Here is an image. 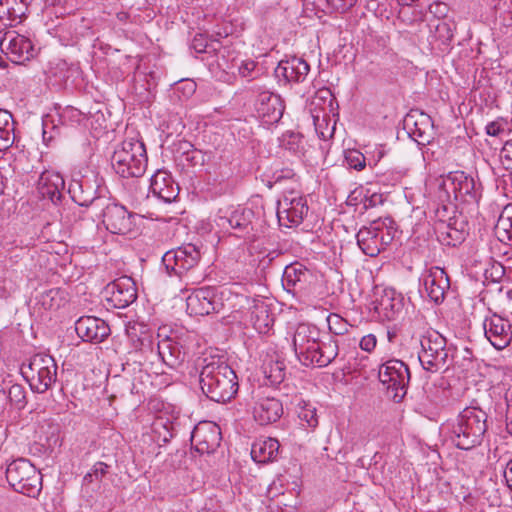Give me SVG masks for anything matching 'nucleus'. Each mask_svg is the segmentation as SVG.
<instances>
[{"mask_svg": "<svg viewBox=\"0 0 512 512\" xmlns=\"http://www.w3.org/2000/svg\"><path fill=\"white\" fill-rule=\"evenodd\" d=\"M198 365L200 388L207 398L217 403L234 398L239 389L238 378L223 356L206 355Z\"/></svg>", "mask_w": 512, "mask_h": 512, "instance_id": "obj_1", "label": "nucleus"}, {"mask_svg": "<svg viewBox=\"0 0 512 512\" xmlns=\"http://www.w3.org/2000/svg\"><path fill=\"white\" fill-rule=\"evenodd\" d=\"M487 414L477 407H466L451 424L450 439L462 450H470L481 444L487 430Z\"/></svg>", "mask_w": 512, "mask_h": 512, "instance_id": "obj_2", "label": "nucleus"}, {"mask_svg": "<svg viewBox=\"0 0 512 512\" xmlns=\"http://www.w3.org/2000/svg\"><path fill=\"white\" fill-rule=\"evenodd\" d=\"M421 350L418 354L422 368L431 373L445 371L453 361V348L446 338L436 330H427L419 339Z\"/></svg>", "mask_w": 512, "mask_h": 512, "instance_id": "obj_3", "label": "nucleus"}, {"mask_svg": "<svg viewBox=\"0 0 512 512\" xmlns=\"http://www.w3.org/2000/svg\"><path fill=\"white\" fill-rule=\"evenodd\" d=\"M112 167L124 178L141 177L147 169V152L144 143L135 138L125 139L114 151Z\"/></svg>", "mask_w": 512, "mask_h": 512, "instance_id": "obj_4", "label": "nucleus"}, {"mask_svg": "<svg viewBox=\"0 0 512 512\" xmlns=\"http://www.w3.org/2000/svg\"><path fill=\"white\" fill-rule=\"evenodd\" d=\"M58 366L55 359L45 353L31 356L20 367L23 378L35 393L43 394L57 381Z\"/></svg>", "mask_w": 512, "mask_h": 512, "instance_id": "obj_5", "label": "nucleus"}, {"mask_svg": "<svg viewBox=\"0 0 512 512\" xmlns=\"http://www.w3.org/2000/svg\"><path fill=\"white\" fill-rule=\"evenodd\" d=\"M6 479L14 491L36 498L42 490V475L25 458L13 460L6 468Z\"/></svg>", "mask_w": 512, "mask_h": 512, "instance_id": "obj_6", "label": "nucleus"}, {"mask_svg": "<svg viewBox=\"0 0 512 512\" xmlns=\"http://www.w3.org/2000/svg\"><path fill=\"white\" fill-rule=\"evenodd\" d=\"M439 190L444 195H439L442 202L450 201L449 190H452L455 200L464 203H477L481 198V183L463 171L450 172L439 182Z\"/></svg>", "mask_w": 512, "mask_h": 512, "instance_id": "obj_7", "label": "nucleus"}, {"mask_svg": "<svg viewBox=\"0 0 512 512\" xmlns=\"http://www.w3.org/2000/svg\"><path fill=\"white\" fill-rule=\"evenodd\" d=\"M378 378L385 387L388 398L395 403L404 399L410 381V371L403 361L390 359L381 364L378 370Z\"/></svg>", "mask_w": 512, "mask_h": 512, "instance_id": "obj_8", "label": "nucleus"}, {"mask_svg": "<svg viewBox=\"0 0 512 512\" xmlns=\"http://www.w3.org/2000/svg\"><path fill=\"white\" fill-rule=\"evenodd\" d=\"M200 259V248L195 244L188 243L167 251L162 256V264L169 275L185 277L190 280V272L198 266Z\"/></svg>", "mask_w": 512, "mask_h": 512, "instance_id": "obj_9", "label": "nucleus"}, {"mask_svg": "<svg viewBox=\"0 0 512 512\" xmlns=\"http://www.w3.org/2000/svg\"><path fill=\"white\" fill-rule=\"evenodd\" d=\"M319 330L312 325L299 324L293 336V346L298 359L306 366L320 367L322 340Z\"/></svg>", "mask_w": 512, "mask_h": 512, "instance_id": "obj_10", "label": "nucleus"}, {"mask_svg": "<svg viewBox=\"0 0 512 512\" xmlns=\"http://www.w3.org/2000/svg\"><path fill=\"white\" fill-rule=\"evenodd\" d=\"M386 221L392 223L389 218L378 219L358 231L357 244L365 255L375 257L392 242L394 236Z\"/></svg>", "mask_w": 512, "mask_h": 512, "instance_id": "obj_11", "label": "nucleus"}, {"mask_svg": "<svg viewBox=\"0 0 512 512\" xmlns=\"http://www.w3.org/2000/svg\"><path fill=\"white\" fill-rule=\"evenodd\" d=\"M308 213L305 197L295 191L284 193L277 202V218L280 225L285 227L298 226Z\"/></svg>", "mask_w": 512, "mask_h": 512, "instance_id": "obj_12", "label": "nucleus"}, {"mask_svg": "<svg viewBox=\"0 0 512 512\" xmlns=\"http://www.w3.org/2000/svg\"><path fill=\"white\" fill-rule=\"evenodd\" d=\"M100 209L102 210V223L110 233L126 235L132 231L134 215L123 205L110 202L107 199V202H104Z\"/></svg>", "mask_w": 512, "mask_h": 512, "instance_id": "obj_13", "label": "nucleus"}, {"mask_svg": "<svg viewBox=\"0 0 512 512\" xmlns=\"http://www.w3.org/2000/svg\"><path fill=\"white\" fill-rule=\"evenodd\" d=\"M223 306L222 298L214 287L198 288L186 299V309L190 315L205 316L219 313Z\"/></svg>", "mask_w": 512, "mask_h": 512, "instance_id": "obj_14", "label": "nucleus"}, {"mask_svg": "<svg viewBox=\"0 0 512 512\" xmlns=\"http://www.w3.org/2000/svg\"><path fill=\"white\" fill-rule=\"evenodd\" d=\"M486 339L497 350H503L512 342V324L509 319L491 313L483 321Z\"/></svg>", "mask_w": 512, "mask_h": 512, "instance_id": "obj_15", "label": "nucleus"}, {"mask_svg": "<svg viewBox=\"0 0 512 512\" xmlns=\"http://www.w3.org/2000/svg\"><path fill=\"white\" fill-rule=\"evenodd\" d=\"M0 46L8 59L14 63H24L35 55L32 41L15 31L6 32L0 41Z\"/></svg>", "mask_w": 512, "mask_h": 512, "instance_id": "obj_16", "label": "nucleus"}, {"mask_svg": "<svg viewBox=\"0 0 512 512\" xmlns=\"http://www.w3.org/2000/svg\"><path fill=\"white\" fill-rule=\"evenodd\" d=\"M222 434L220 427L211 421L199 422L191 433V443L201 454H212L220 446Z\"/></svg>", "mask_w": 512, "mask_h": 512, "instance_id": "obj_17", "label": "nucleus"}, {"mask_svg": "<svg viewBox=\"0 0 512 512\" xmlns=\"http://www.w3.org/2000/svg\"><path fill=\"white\" fill-rule=\"evenodd\" d=\"M107 302L111 307L123 309L137 299V289L132 278L124 276L106 286Z\"/></svg>", "mask_w": 512, "mask_h": 512, "instance_id": "obj_18", "label": "nucleus"}, {"mask_svg": "<svg viewBox=\"0 0 512 512\" xmlns=\"http://www.w3.org/2000/svg\"><path fill=\"white\" fill-rule=\"evenodd\" d=\"M422 280L430 300L436 304L442 303L450 288L449 277L444 269L438 266L430 267L423 274Z\"/></svg>", "mask_w": 512, "mask_h": 512, "instance_id": "obj_19", "label": "nucleus"}, {"mask_svg": "<svg viewBox=\"0 0 512 512\" xmlns=\"http://www.w3.org/2000/svg\"><path fill=\"white\" fill-rule=\"evenodd\" d=\"M255 108L264 124L273 125L282 118L285 106L279 95L263 91L257 97Z\"/></svg>", "mask_w": 512, "mask_h": 512, "instance_id": "obj_20", "label": "nucleus"}, {"mask_svg": "<svg viewBox=\"0 0 512 512\" xmlns=\"http://www.w3.org/2000/svg\"><path fill=\"white\" fill-rule=\"evenodd\" d=\"M77 335L86 342L101 343L111 333L109 325L98 317L83 316L75 323Z\"/></svg>", "mask_w": 512, "mask_h": 512, "instance_id": "obj_21", "label": "nucleus"}, {"mask_svg": "<svg viewBox=\"0 0 512 512\" xmlns=\"http://www.w3.org/2000/svg\"><path fill=\"white\" fill-rule=\"evenodd\" d=\"M283 415L282 402L269 395L257 394L253 406V417L260 425H268L277 422Z\"/></svg>", "mask_w": 512, "mask_h": 512, "instance_id": "obj_22", "label": "nucleus"}, {"mask_svg": "<svg viewBox=\"0 0 512 512\" xmlns=\"http://www.w3.org/2000/svg\"><path fill=\"white\" fill-rule=\"evenodd\" d=\"M312 277L309 269L299 262H294L285 267L282 285L287 292L296 294L307 289Z\"/></svg>", "mask_w": 512, "mask_h": 512, "instance_id": "obj_23", "label": "nucleus"}, {"mask_svg": "<svg viewBox=\"0 0 512 512\" xmlns=\"http://www.w3.org/2000/svg\"><path fill=\"white\" fill-rule=\"evenodd\" d=\"M404 127L418 145L425 146L433 139V122L425 113H420L418 116L408 114L404 120Z\"/></svg>", "mask_w": 512, "mask_h": 512, "instance_id": "obj_24", "label": "nucleus"}, {"mask_svg": "<svg viewBox=\"0 0 512 512\" xmlns=\"http://www.w3.org/2000/svg\"><path fill=\"white\" fill-rule=\"evenodd\" d=\"M253 218L254 212L251 209L238 207L228 215L218 216L216 223L222 228H227L229 226L236 231V236L242 237L253 230Z\"/></svg>", "mask_w": 512, "mask_h": 512, "instance_id": "obj_25", "label": "nucleus"}, {"mask_svg": "<svg viewBox=\"0 0 512 512\" xmlns=\"http://www.w3.org/2000/svg\"><path fill=\"white\" fill-rule=\"evenodd\" d=\"M435 232L441 244L456 247L466 239L467 222L463 219L450 218L448 223L436 224Z\"/></svg>", "mask_w": 512, "mask_h": 512, "instance_id": "obj_26", "label": "nucleus"}, {"mask_svg": "<svg viewBox=\"0 0 512 512\" xmlns=\"http://www.w3.org/2000/svg\"><path fill=\"white\" fill-rule=\"evenodd\" d=\"M150 190L158 199L171 203L179 194V186L172 175L165 170H158L150 180Z\"/></svg>", "mask_w": 512, "mask_h": 512, "instance_id": "obj_27", "label": "nucleus"}, {"mask_svg": "<svg viewBox=\"0 0 512 512\" xmlns=\"http://www.w3.org/2000/svg\"><path fill=\"white\" fill-rule=\"evenodd\" d=\"M64 188L65 181L60 173L49 170L41 173L38 180V190L43 198L58 204L61 202Z\"/></svg>", "mask_w": 512, "mask_h": 512, "instance_id": "obj_28", "label": "nucleus"}, {"mask_svg": "<svg viewBox=\"0 0 512 512\" xmlns=\"http://www.w3.org/2000/svg\"><path fill=\"white\" fill-rule=\"evenodd\" d=\"M310 71L309 64L302 58L293 56L281 60L275 69L277 77H283L287 82H303Z\"/></svg>", "mask_w": 512, "mask_h": 512, "instance_id": "obj_29", "label": "nucleus"}, {"mask_svg": "<svg viewBox=\"0 0 512 512\" xmlns=\"http://www.w3.org/2000/svg\"><path fill=\"white\" fill-rule=\"evenodd\" d=\"M157 352L163 363L172 369L179 368L184 363L187 355L184 347L171 338L158 341Z\"/></svg>", "mask_w": 512, "mask_h": 512, "instance_id": "obj_30", "label": "nucleus"}, {"mask_svg": "<svg viewBox=\"0 0 512 512\" xmlns=\"http://www.w3.org/2000/svg\"><path fill=\"white\" fill-rule=\"evenodd\" d=\"M280 443L275 438L256 440L251 447L252 459L260 464H267L277 461Z\"/></svg>", "mask_w": 512, "mask_h": 512, "instance_id": "obj_31", "label": "nucleus"}, {"mask_svg": "<svg viewBox=\"0 0 512 512\" xmlns=\"http://www.w3.org/2000/svg\"><path fill=\"white\" fill-rule=\"evenodd\" d=\"M72 200L80 206L93 207L95 209L101 208L104 202H107V198L95 196V192L91 189L85 190L84 183L81 181H72L68 189Z\"/></svg>", "mask_w": 512, "mask_h": 512, "instance_id": "obj_32", "label": "nucleus"}, {"mask_svg": "<svg viewBox=\"0 0 512 512\" xmlns=\"http://www.w3.org/2000/svg\"><path fill=\"white\" fill-rule=\"evenodd\" d=\"M249 320L255 330L260 334H266L273 326L274 318L268 305L263 301H254L249 311Z\"/></svg>", "mask_w": 512, "mask_h": 512, "instance_id": "obj_33", "label": "nucleus"}, {"mask_svg": "<svg viewBox=\"0 0 512 512\" xmlns=\"http://www.w3.org/2000/svg\"><path fill=\"white\" fill-rule=\"evenodd\" d=\"M378 313H382L388 320L395 319L403 310V297L394 291L385 292L376 306Z\"/></svg>", "mask_w": 512, "mask_h": 512, "instance_id": "obj_34", "label": "nucleus"}, {"mask_svg": "<svg viewBox=\"0 0 512 512\" xmlns=\"http://www.w3.org/2000/svg\"><path fill=\"white\" fill-rule=\"evenodd\" d=\"M430 32L433 38L442 44H449L454 36L456 24L452 19H433L429 22Z\"/></svg>", "mask_w": 512, "mask_h": 512, "instance_id": "obj_35", "label": "nucleus"}, {"mask_svg": "<svg viewBox=\"0 0 512 512\" xmlns=\"http://www.w3.org/2000/svg\"><path fill=\"white\" fill-rule=\"evenodd\" d=\"M15 6L17 0H0V31L21 22V14Z\"/></svg>", "mask_w": 512, "mask_h": 512, "instance_id": "obj_36", "label": "nucleus"}, {"mask_svg": "<svg viewBox=\"0 0 512 512\" xmlns=\"http://www.w3.org/2000/svg\"><path fill=\"white\" fill-rule=\"evenodd\" d=\"M262 371L270 385H279L285 378V364L282 360L270 358L265 360Z\"/></svg>", "mask_w": 512, "mask_h": 512, "instance_id": "obj_37", "label": "nucleus"}, {"mask_svg": "<svg viewBox=\"0 0 512 512\" xmlns=\"http://www.w3.org/2000/svg\"><path fill=\"white\" fill-rule=\"evenodd\" d=\"M495 230L500 241L512 243V203L504 207Z\"/></svg>", "mask_w": 512, "mask_h": 512, "instance_id": "obj_38", "label": "nucleus"}, {"mask_svg": "<svg viewBox=\"0 0 512 512\" xmlns=\"http://www.w3.org/2000/svg\"><path fill=\"white\" fill-rule=\"evenodd\" d=\"M297 414L302 425H306L310 428H316L318 426L316 408L311 403L301 400L298 403Z\"/></svg>", "mask_w": 512, "mask_h": 512, "instance_id": "obj_39", "label": "nucleus"}, {"mask_svg": "<svg viewBox=\"0 0 512 512\" xmlns=\"http://www.w3.org/2000/svg\"><path fill=\"white\" fill-rule=\"evenodd\" d=\"M191 46L197 53L208 54H216L221 48V44L218 40H208L203 35H196L192 40Z\"/></svg>", "mask_w": 512, "mask_h": 512, "instance_id": "obj_40", "label": "nucleus"}, {"mask_svg": "<svg viewBox=\"0 0 512 512\" xmlns=\"http://www.w3.org/2000/svg\"><path fill=\"white\" fill-rule=\"evenodd\" d=\"M338 353V342L332 336L322 340V356L319 357L321 358L320 367L328 366L337 357Z\"/></svg>", "mask_w": 512, "mask_h": 512, "instance_id": "obj_41", "label": "nucleus"}, {"mask_svg": "<svg viewBox=\"0 0 512 512\" xmlns=\"http://www.w3.org/2000/svg\"><path fill=\"white\" fill-rule=\"evenodd\" d=\"M281 146L293 154H300L304 149L303 136L299 133L287 131L281 137Z\"/></svg>", "mask_w": 512, "mask_h": 512, "instance_id": "obj_42", "label": "nucleus"}, {"mask_svg": "<svg viewBox=\"0 0 512 512\" xmlns=\"http://www.w3.org/2000/svg\"><path fill=\"white\" fill-rule=\"evenodd\" d=\"M62 294L60 289H50L42 294L40 302L45 309L56 310L60 308L64 300Z\"/></svg>", "mask_w": 512, "mask_h": 512, "instance_id": "obj_43", "label": "nucleus"}, {"mask_svg": "<svg viewBox=\"0 0 512 512\" xmlns=\"http://www.w3.org/2000/svg\"><path fill=\"white\" fill-rule=\"evenodd\" d=\"M7 397L10 403L19 410L23 409L27 404L26 391L21 384L11 385Z\"/></svg>", "mask_w": 512, "mask_h": 512, "instance_id": "obj_44", "label": "nucleus"}, {"mask_svg": "<svg viewBox=\"0 0 512 512\" xmlns=\"http://www.w3.org/2000/svg\"><path fill=\"white\" fill-rule=\"evenodd\" d=\"M153 432L157 435V441L168 443L173 437L171 425L163 419L156 420L152 425Z\"/></svg>", "mask_w": 512, "mask_h": 512, "instance_id": "obj_45", "label": "nucleus"}, {"mask_svg": "<svg viewBox=\"0 0 512 512\" xmlns=\"http://www.w3.org/2000/svg\"><path fill=\"white\" fill-rule=\"evenodd\" d=\"M328 327L335 335H344L348 332L349 324L338 314H330L327 318Z\"/></svg>", "mask_w": 512, "mask_h": 512, "instance_id": "obj_46", "label": "nucleus"}, {"mask_svg": "<svg viewBox=\"0 0 512 512\" xmlns=\"http://www.w3.org/2000/svg\"><path fill=\"white\" fill-rule=\"evenodd\" d=\"M505 270L502 264L495 262L484 270V284L498 283L504 276Z\"/></svg>", "mask_w": 512, "mask_h": 512, "instance_id": "obj_47", "label": "nucleus"}, {"mask_svg": "<svg viewBox=\"0 0 512 512\" xmlns=\"http://www.w3.org/2000/svg\"><path fill=\"white\" fill-rule=\"evenodd\" d=\"M405 172L398 169H390L378 175V182L387 185V186H395L399 184Z\"/></svg>", "mask_w": 512, "mask_h": 512, "instance_id": "obj_48", "label": "nucleus"}, {"mask_svg": "<svg viewBox=\"0 0 512 512\" xmlns=\"http://www.w3.org/2000/svg\"><path fill=\"white\" fill-rule=\"evenodd\" d=\"M345 161L350 168L361 171L366 166L365 156L358 150H348L345 153Z\"/></svg>", "mask_w": 512, "mask_h": 512, "instance_id": "obj_49", "label": "nucleus"}, {"mask_svg": "<svg viewBox=\"0 0 512 512\" xmlns=\"http://www.w3.org/2000/svg\"><path fill=\"white\" fill-rule=\"evenodd\" d=\"M42 137L46 145H50L59 135L60 129L50 120H43Z\"/></svg>", "mask_w": 512, "mask_h": 512, "instance_id": "obj_50", "label": "nucleus"}, {"mask_svg": "<svg viewBox=\"0 0 512 512\" xmlns=\"http://www.w3.org/2000/svg\"><path fill=\"white\" fill-rule=\"evenodd\" d=\"M108 467L109 466L104 462L95 463L91 471L84 476V482L91 483L95 480H101L106 475Z\"/></svg>", "mask_w": 512, "mask_h": 512, "instance_id": "obj_51", "label": "nucleus"}, {"mask_svg": "<svg viewBox=\"0 0 512 512\" xmlns=\"http://www.w3.org/2000/svg\"><path fill=\"white\" fill-rule=\"evenodd\" d=\"M450 213H454V206L449 204H441L435 209V217L437 219L436 224L448 223L449 219L452 218Z\"/></svg>", "mask_w": 512, "mask_h": 512, "instance_id": "obj_52", "label": "nucleus"}, {"mask_svg": "<svg viewBox=\"0 0 512 512\" xmlns=\"http://www.w3.org/2000/svg\"><path fill=\"white\" fill-rule=\"evenodd\" d=\"M358 0H325L327 7L332 10L344 13L351 9Z\"/></svg>", "mask_w": 512, "mask_h": 512, "instance_id": "obj_53", "label": "nucleus"}, {"mask_svg": "<svg viewBox=\"0 0 512 512\" xmlns=\"http://www.w3.org/2000/svg\"><path fill=\"white\" fill-rule=\"evenodd\" d=\"M500 159L506 170L512 172V140L506 141L500 151Z\"/></svg>", "mask_w": 512, "mask_h": 512, "instance_id": "obj_54", "label": "nucleus"}, {"mask_svg": "<svg viewBox=\"0 0 512 512\" xmlns=\"http://www.w3.org/2000/svg\"><path fill=\"white\" fill-rule=\"evenodd\" d=\"M15 140L14 128L0 130V151L9 149Z\"/></svg>", "mask_w": 512, "mask_h": 512, "instance_id": "obj_55", "label": "nucleus"}, {"mask_svg": "<svg viewBox=\"0 0 512 512\" xmlns=\"http://www.w3.org/2000/svg\"><path fill=\"white\" fill-rule=\"evenodd\" d=\"M185 158L192 166H202L205 163V154L201 150L191 149L185 152Z\"/></svg>", "mask_w": 512, "mask_h": 512, "instance_id": "obj_56", "label": "nucleus"}, {"mask_svg": "<svg viewBox=\"0 0 512 512\" xmlns=\"http://www.w3.org/2000/svg\"><path fill=\"white\" fill-rule=\"evenodd\" d=\"M485 129L490 136H500L506 130V123L503 120L492 121L486 125Z\"/></svg>", "mask_w": 512, "mask_h": 512, "instance_id": "obj_57", "label": "nucleus"}, {"mask_svg": "<svg viewBox=\"0 0 512 512\" xmlns=\"http://www.w3.org/2000/svg\"><path fill=\"white\" fill-rule=\"evenodd\" d=\"M429 12L435 19H444L448 13V6L443 2H434L429 5Z\"/></svg>", "mask_w": 512, "mask_h": 512, "instance_id": "obj_58", "label": "nucleus"}, {"mask_svg": "<svg viewBox=\"0 0 512 512\" xmlns=\"http://www.w3.org/2000/svg\"><path fill=\"white\" fill-rule=\"evenodd\" d=\"M377 345V338L374 334L363 336L359 342V346L363 351L372 352Z\"/></svg>", "mask_w": 512, "mask_h": 512, "instance_id": "obj_59", "label": "nucleus"}, {"mask_svg": "<svg viewBox=\"0 0 512 512\" xmlns=\"http://www.w3.org/2000/svg\"><path fill=\"white\" fill-rule=\"evenodd\" d=\"M196 83L193 80H182L177 87L178 91H181L183 96L186 98L191 97L196 91Z\"/></svg>", "mask_w": 512, "mask_h": 512, "instance_id": "obj_60", "label": "nucleus"}, {"mask_svg": "<svg viewBox=\"0 0 512 512\" xmlns=\"http://www.w3.org/2000/svg\"><path fill=\"white\" fill-rule=\"evenodd\" d=\"M256 68V63L254 61H244L241 63V65L239 66V74L243 77V78H254L253 76V72Z\"/></svg>", "mask_w": 512, "mask_h": 512, "instance_id": "obj_61", "label": "nucleus"}, {"mask_svg": "<svg viewBox=\"0 0 512 512\" xmlns=\"http://www.w3.org/2000/svg\"><path fill=\"white\" fill-rule=\"evenodd\" d=\"M13 128L14 121L12 118V114L5 109H0V130Z\"/></svg>", "mask_w": 512, "mask_h": 512, "instance_id": "obj_62", "label": "nucleus"}, {"mask_svg": "<svg viewBox=\"0 0 512 512\" xmlns=\"http://www.w3.org/2000/svg\"><path fill=\"white\" fill-rule=\"evenodd\" d=\"M279 255L277 251H271L267 253L263 258L260 260V265L263 268H266L268 265L271 264V262Z\"/></svg>", "mask_w": 512, "mask_h": 512, "instance_id": "obj_63", "label": "nucleus"}, {"mask_svg": "<svg viewBox=\"0 0 512 512\" xmlns=\"http://www.w3.org/2000/svg\"><path fill=\"white\" fill-rule=\"evenodd\" d=\"M504 478L508 487L512 490V459L506 465V469L504 470Z\"/></svg>", "mask_w": 512, "mask_h": 512, "instance_id": "obj_64", "label": "nucleus"}]
</instances>
